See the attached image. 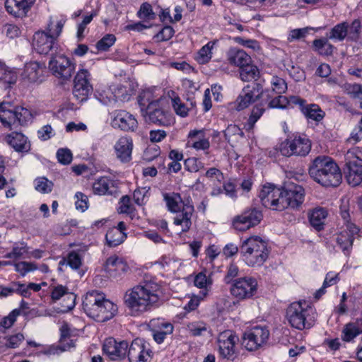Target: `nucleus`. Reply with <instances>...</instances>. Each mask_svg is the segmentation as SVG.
Wrapping results in <instances>:
<instances>
[{
	"label": "nucleus",
	"instance_id": "1",
	"mask_svg": "<svg viewBox=\"0 0 362 362\" xmlns=\"http://www.w3.org/2000/svg\"><path fill=\"white\" fill-rule=\"evenodd\" d=\"M305 195V189L301 185L288 182L281 188L272 185H264L259 197L264 207L283 211L287 208L298 209L304 202Z\"/></svg>",
	"mask_w": 362,
	"mask_h": 362
},
{
	"label": "nucleus",
	"instance_id": "2",
	"mask_svg": "<svg viewBox=\"0 0 362 362\" xmlns=\"http://www.w3.org/2000/svg\"><path fill=\"white\" fill-rule=\"evenodd\" d=\"M162 291L159 284L144 281L128 289L124 296L127 308L135 315L150 312L162 303Z\"/></svg>",
	"mask_w": 362,
	"mask_h": 362
},
{
	"label": "nucleus",
	"instance_id": "3",
	"mask_svg": "<svg viewBox=\"0 0 362 362\" xmlns=\"http://www.w3.org/2000/svg\"><path fill=\"white\" fill-rule=\"evenodd\" d=\"M308 173L315 182L326 187H336L342 180L340 168L333 158L327 156L315 158L310 164Z\"/></svg>",
	"mask_w": 362,
	"mask_h": 362
},
{
	"label": "nucleus",
	"instance_id": "4",
	"mask_svg": "<svg viewBox=\"0 0 362 362\" xmlns=\"http://www.w3.org/2000/svg\"><path fill=\"white\" fill-rule=\"evenodd\" d=\"M83 308L90 317L98 322L110 320L117 311L115 304L105 298L104 293L95 290L86 294Z\"/></svg>",
	"mask_w": 362,
	"mask_h": 362
},
{
	"label": "nucleus",
	"instance_id": "5",
	"mask_svg": "<svg viewBox=\"0 0 362 362\" xmlns=\"http://www.w3.org/2000/svg\"><path fill=\"white\" fill-rule=\"evenodd\" d=\"M240 253L246 265L259 267L268 259L269 250L266 241L259 236L252 235L242 240Z\"/></svg>",
	"mask_w": 362,
	"mask_h": 362
},
{
	"label": "nucleus",
	"instance_id": "6",
	"mask_svg": "<svg viewBox=\"0 0 362 362\" xmlns=\"http://www.w3.org/2000/svg\"><path fill=\"white\" fill-rule=\"evenodd\" d=\"M31 112L23 107H14L10 103L0 104V121L10 129H18L20 126L27 125L31 122Z\"/></svg>",
	"mask_w": 362,
	"mask_h": 362
},
{
	"label": "nucleus",
	"instance_id": "7",
	"mask_svg": "<svg viewBox=\"0 0 362 362\" xmlns=\"http://www.w3.org/2000/svg\"><path fill=\"white\" fill-rule=\"evenodd\" d=\"M138 103L141 112L146 111L151 122L160 125H166L168 123V112L161 107L160 100H151V93H141L138 97Z\"/></svg>",
	"mask_w": 362,
	"mask_h": 362
},
{
	"label": "nucleus",
	"instance_id": "8",
	"mask_svg": "<svg viewBox=\"0 0 362 362\" xmlns=\"http://www.w3.org/2000/svg\"><path fill=\"white\" fill-rule=\"evenodd\" d=\"M347 168L346 180L349 185L357 186L362 182V148L355 147L344 156Z\"/></svg>",
	"mask_w": 362,
	"mask_h": 362
},
{
	"label": "nucleus",
	"instance_id": "9",
	"mask_svg": "<svg viewBox=\"0 0 362 362\" xmlns=\"http://www.w3.org/2000/svg\"><path fill=\"white\" fill-rule=\"evenodd\" d=\"M48 67L55 77L66 81L75 72L76 64L64 54H55L51 57Z\"/></svg>",
	"mask_w": 362,
	"mask_h": 362
},
{
	"label": "nucleus",
	"instance_id": "10",
	"mask_svg": "<svg viewBox=\"0 0 362 362\" xmlns=\"http://www.w3.org/2000/svg\"><path fill=\"white\" fill-rule=\"evenodd\" d=\"M278 149L284 156H305L311 149V143L305 136H296L281 142Z\"/></svg>",
	"mask_w": 362,
	"mask_h": 362
},
{
	"label": "nucleus",
	"instance_id": "11",
	"mask_svg": "<svg viewBox=\"0 0 362 362\" xmlns=\"http://www.w3.org/2000/svg\"><path fill=\"white\" fill-rule=\"evenodd\" d=\"M264 95L269 97V93L263 90L260 83L248 84L242 89L233 104V108L238 111L243 110L257 100H262Z\"/></svg>",
	"mask_w": 362,
	"mask_h": 362
},
{
	"label": "nucleus",
	"instance_id": "12",
	"mask_svg": "<svg viewBox=\"0 0 362 362\" xmlns=\"http://www.w3.org/2000/svg\"><path fill=\"white\" fill-rule=\"evenodd\" d=\"M238 341L239 337L233 331L228 329L221 332L217 338L220 356L233 361L238 356L236 347Z\"/></svg>",
	"mask_w": 362,
	"mask_h": 362
},
{
	"label": "nucleus",
	"instance_id": "13",
	"mask_svg": "<svg viewBox=\"0 0 362 362\" xmlns=\"http://www.w3.org/2000/svg\"><path fill=\"white\" fill-rule=\"evenodd\" d=\"M269 337V331L266 327L255 326L244 333L242 344L250 351H256L267 343Z\"/></svg>",
	"mask_w": 362,
	"mask_h": 362
},
{
	"label": "nucleus",
	"instance_id": "14",
	"mask_svg": "<svg viewBox=\"0 0 362 362\" xmlns=\"http://www.w3.org/2000/svg\"><path fill=\"white\" fill-rule=\"evenodd\" d=\"M257 291V281L251 276H245L234 280L230 292L236 299L242 300L255 296Z\"/></svg>",
	"mask_w": 362,
	"mask_h": 362
},
{
	"label": "nucleus",
	"instance_id": "15",
	"mask_svg": "<svg viewBox=\"0 0 362 362\" xmlns=\"http://www.w3.org/2000/svg\"><path fill=\"white\" fill-rule=\"evenodd\" d=\"M90 74L87 69H80L74 78L73 94L80 102L87 100L93 92L90 83Z\"/></svg>",
	"mask_w": 362,
	"mask_h": 362
},
{
	"label": "nucleus",
	"instance_id": "16",
	"mask_svg": "<svg viewBox=\"0 0 362 362\" xmlns=\"http://www.w3.org/2000/svg\"><path fill=\"white\" fill-rule=\"evenodd\" d=\"M308 311L302 307L300 302H295L287 308L286 317L293 327L300 330L309 328L311 324L307 320Z\"/></svg>",
	"mask_w": 362,
	"mask_h": 362
},
{
	"label": "nucleus",
	"instance_id": "17",
	"mask_svg": "<svg viewBox=\"0 0 362 362\" xmlns=\"http://www.w3.org/2000/svg\"><path fill=\"white\" fill-rule=\"evenodd\" d=\"M33 46L37 53L44 55L51 52V55L53 56L57 49L56 39L45 31H38L34 34Z\"/></svg>",
	"mask_w": 362,
	"mask_h": 362
},
{
	"label": "nucleus",
	"instance_id": "18",
	"mask_svg": "<svg viewBox=\"0 0 362 362\" xmlns=\"http://www.w3.org/2000/svg\"><path fill=\"white\" fill-rule=\"evenodd\" d=\"M262 218V212L256 209L245 210L233 221V227L240 231H245L257 225Z\"/></svg>",
	"mask_w": 362,
	"mask_h": 362
},
{
	"label": "nucleus",
	"instance_id": "19",
	"mask_svg": "<svg viewBox=\"0 0 362 362\" xmlns=\"http://www.w3.org/2000/svg\"><path fill=\"white\" fill-rule=\"evenodd\" d=\"M262 218V212L256 209L245 210L233 221V227L240 231H245L257 225Z\"/></svg>",
	"mask_w": 362,
	"mask_h": 362
},
{
	"label": "nucleus",
	"instance_id": "20",
	"mask_svg": "<svg viewBox=\"0 0 362 362\" xmlns=\"http://www.w3.org/2000/svg\"><path fill=\"white\" fill-rule=\"evenodd\" d=\"M291 101L294 105L298 106L300 112L308 119H312L315 122H320L325 117V112L317 104L307 103L306 100L298 97L294 96Z\"/></svg>",
	"mask_w": 362,
	"mask_h": 362
},
{
	"label": "nucleus",
	"instance_id": "21",
	"mask_svg": "<svg viewBox=\"0 0 362 362\" xmlns=\"http://www.w3.org/2000/svg\"><path fill=\"white\" fill-rule=\"evenodd\" d=\"M129 344L127 341H117L112 337L105 340L103 350L111 360H118L127 356Z\"/></svg>",
	"mask_w": 362,
	"mask_h": 362
},
{
	"label": "nucleus",
	"instance_id": "22",
	"mask_svg": "<svg viewBox=\"0 0 362 362\" xmlns=\"http://www.w3.org/2000/svg\"><path fill=\"white\" fill-rule=\"evenodd\" d=\"M127 354L129 362H146L149 357V350L144 340L139 338L132 341Z\"/></svg>",
	"mask_w": 362,
	"mask_h": 362
},
{
	"label": "nucleus",
	"instance_id": "23",
	"mask_svg": "<svg viewBox=\"0 0 362 362\" xmlns=\"http://www.w3.org/2000/svg\"><path fill=\"white\" fill-rule=\"evenodd\" d=\"M359 229L351 223L346 224V228L341 231L337 237V243L346 255H349L352 248L354 235Z\"/></svg>",
	"mask_w": 362,
	"mask_h": 362
},
{
	"label": "nucleus",
	"instance_id": "24",
	"mask_svg": "<svg viewBox=\"0 0 362 362\" xmlns=\"http://www.w3.org/2000/svg\"><path fill=\"white\" fill-rule=\"evenodd\" d=\"M194 211L193 204L187 200V203H183L182 208L177 213L173 223L175 226L181 227V232L186 233L190 229Z\"/></svg>",
	"mask_w": 362,
	"mask_h": 362
},
{
	"label": "nucleus",
	"instance_id": "25",
	"mask_svg": "<svg viewBox=\"0 0 362 362\" xmlns=\"http://www.w3.org/2000/svg\"><path fill=\"white\" fill-rule=\"evenodd\" d=\"M187 146L194 148L197 151H206L210 147L209 138L206 136V130L192 129L187 135Z\"/></svg>",
	"mask_w": 362,
	"mask_h": 362
},
{
	"label": "nucleus",
	"instance_id": "26",
	"mask_svg": "<svg viewBox=\"0 0 362 362\" xmlns=\"http://www.w3.org/2000/svg\"><path fill=\"white\" fill-rule=\"evenodd\" d=\"M45 66L37 62L27 63L21 74L23 80L28 83H39L43 80Z\"/></svg>",
	"mask_w": 362,
	"mask_h": 362
},
{
	"label": "nucleus",
	"instance_id": "27",
	"mask_svg": "<svg viewBox=\"0 0 362 362\" xmlns=\"http://www.w3.org/2000/svg\"><path fill=\"white\" fill-rule=\"evenodd\" d=\"M51 298L53 301H57L62 297H65L66 303L63 305L65 310H70L75 306L76 295L70 292L69 288L63 285L57 284L51 285Z\"/></svg>",
	"mask_w": 362,
	"mask_h": 362
},
{
	"label": "nucleus",
	"instance_id": "28",
	"mask_svg": "<svg viewBox=\"0 0 362 362\" xmlns=\"http://www.w3.org/2000/svg\"><path fill=\"white\" fill-rule=\"evenodd\" d=\"M112 125L123 131L134 132L138 127V122L133 115L125 110H119L115 115Z\"/></svg>",
	"mask_w": 362,
	"mask_h": 362
},
{
	"label": "nucleus",
	"instance_id": "29",
	"mask_svg": "<svg viewBox=\"0 0 362 362\" xmlns=\"http://www.w3.org/2000/svg\"><path fill=\"white\" fill-rule=\"evenodd\" d=\"M35 0H6L5 8L7 12L15 17H23L26 15Z\"/></svg>",
	"mask_w": 362,
	"mask_h": 362
},
{
	"label": "nucleus",
	"instance_id": "30",
	"mask_svg": "<svg viewBox=\"0 0 362 362\" xmlns=\"http://www.w3.org/2000/svg\"><path fill=\"white\" fill-rule=\"evenodd\" d=\"M116 191V181L107 176H103L98 178L93 184V192L95 194H113Z\"/></svg>",
	"mask_w": 362,
	"mask_h": 362
},
{
	"label": "nucleus",
	"instance_id": "31",
	"mask_svg": "<svg viewBox=\"0 0 362 362\" xmlns=\"http://www.w3.org/2000/svg\"><path fill=\"white\" fill-rule=\"evenodd\" d=\"M104 269L110 277H117L126 272L128 266L122 258L112 255L107 259L104 264Z\"/></svg>",
	"mask_w": 362,
	"mask_h": 362
},
{
	"label": "nucleus",
	"instance_id": "32",
	"mask_svg": "<svg viewBox=\"0 0 362 362\" xmlns=\"http://www.w3.org/2000/svg\"><path fill=\"white\" fill-rule=\"evenodd\" d=\"M132 139L127 136L119 138L115 145L117 157L123 163H127L132 159Z\"/></svg>",
	"mask_w": 362,
	"mask_h": 362
},
{
	"label": "nucleus",
	"instance_id": "33",
	"mask_svg": "<svg viewBox=\"0 0 362 362\" xmlns=\"http://www.w3.org/2000/svg\"><path fill=\"white\" fill-rule=\"evenodd\" d=\"M227 60L231 65L241 69L248 63H251V57L244 50L230 48L227 52Z\"/></svg>",
	"mask_w": 362,
	"mask_h": 362
},
{
	"label": "nucleus",
	"instance_id": "34",
	"mask_svg": "<svg viewBox=\"0 0 362 362\" xmlns=\"http://www.w3.org/2000/svg\"><path fill=\"white\" fill-rule=\"evenodd\" d=\"M6 141L18 152H28L30 148L28 138L21 132H12L6 136Z\"/></svg>",
	"mask_w": 362,
	"mask_h": 362
},
{
	"label": "nucleus",
	"instance_id": "35",
	"mask_svg": "<svg viewBox=\"0 0 362 362\" xmlns=\"http://www.w3.org/2000/svg\"><path fill=\"white\" fill-rule=\"evenodd\" d=\"M327 215L328 213L325 209L316 207L308 213L309 222L315 230H322Z\"/></svg>",
	"mask_w": 362,
	"mask_h": 362
},
{
	"label": "nucleus",
	"instance_id": "36",
	"mask_svg": "<svg viewBox=\"0 0 362 362\" xmlns=\"http://www.w3.org/2000/svg\"><path fill=\"white\" fill-rule=\"evenodd\" d=\"M269 93V97L264 95L262 98V101L264 102L265 104H267V107L269 108H280L284 109L287 107V105H291L292 107L295 106L293 103L291 101V98L293 96H290L287 98L286 96H283L279 95L272 98L269 90H266Z\"/></svg>",
	"mask_w": 362,
	"mask_h": 362
},
{
	"label": "nucleus",
	"instance_id": "37",
	"mask_svg": "<svg viewBox=\"0 0 362 362\" xmlns=\"http://www.w3.org/2000/svg\"><path fill=\"white\" fill-rule=\"evenodd\" d=\"M348 35V22H342L334 25L326 36L334 42H341L347 39Z\"/></svg>",
	"mask_w": 362,
	"mask_h": 362
},
{
	"label": "nucleus",
	"instance_id": "38",
	"mask_svg": "<svg viewBox=\"0 0 362 362\" xmlns=\"http://www.w3.org/2000/svg\"><path fill=\"white\" fill-rule=\"evenodd\" d=\"M163 198L168 211L172 213L179 212L183 206V203H187V201L182 200L179 193H165L163 194Z\"/></svg>",
	"mask_w": 362,
	"mask_h": 362
},
{
	"label": "nucleus",
	"instance_id": "39",
	"mask_svg": "<svg viewBox=\"0 0 362 362\" xmlns=\"http://www.w3.org/2000/svg\"><path fill=\"white\" fill-rule=\"evenodd\" d=\"M13 293L19 294L25 298L29 297L25 284L16 281H12L7 286L2 287L0 291V295L5 297Z\"/></svg>",
	"mask_w": 362,
	"mask_h": 362
},
{
	"label": "nucleus",
	"instance_id": "40",
	"mask_svg": "<svg viewBox=\"0 0 362 362\" xmlns=\"http://www.w3.org/2000/svg\"><path fill=\"white\" fill-rule=\"evenodd\" d=\"M328 40L329 39L327 38V37L326 38L315 40L313 42L315 51L321 55H332L334 52V47L329 42Z\"/></svg>",
	"mask_w": 362,
	"mask_h": 362
},
{
	"label": "nucleus",
	"instance_id": "41",
	"mask_svg": "<svg viewBox=\"0 0 362 362\" xmlns=\"http://www.w3.org/2000/svg\"><path fill=\"white\" fill-rule=\"evenodd\" d=\"M126 237V234L121 230L111 228L107 232L105 240L110 247H116L122 243Z\"/></svg>",
	"mask_w": 362,
	"mask_h": 362
},
{
	"label": "nucleus",
	"instance_id": "42",
	"mask_svg": "<svg viewBox=\"0 0 362 362\" xmlns=\"http://www.w3.org/2000/svg\"><path fill=\"white\" fill-rule=\"evenodd\" d=\"M240 76L243 81H257L259 76V71L255 65L248 63V65L240 69Z\"/></svg>",
	"mask_w": 362,
	"mask_h": 362
},
{
	"label": "nucleus",
	"instance_id": "43",
	"mask_svg": "<svg viewBox=\"0 0 362 362\" xmlns=\"http://www.w3.org/2000/svg\"><path fill=\"white\" fill-rule=\"evenodd\" d=\"M28 253V247L25 243H15L11 252H7L4 257L18 260L24 258Z\"/></svg>",
	"mask_w": 362,
	"mask_h": 362
},
{
	"label": "nucleus",
	"instance_id": "44",
	"mask_svg": "<svg viewBox=\"0 0 362 362\" xmlns=\"http://www.w3.org/2000/svg\"><path fill=\"white\" fill-rule=\"evenodd\" d=\"M264 105V102L262 100L260 103L257 104L253 107L251 115H250L246 124L248 129H252L254 127L255 123L262 117L265 111Z\"/></svg>",
	"mask_w": 362,
	"mask_h": 362
},
{
	"label": "nucleus",
	"instance_id": "45",
	"mask_svg": "<svg viewBox=\"0 0 362 362\" xmlns=\"http://www.w3.org/2000/svg\"><path fill=\"white\" fill-rule=\"evenodd\" d=\"M361 332L356 323L349 322L344 325L341 338L344 341L349 342L356 338Z\"/></svg>",
	"mask_w": 362,
	"mask_h": 362
},
{
	"label": "nucleus",
	"instance_id": "46",
	"mask_svg": "<svg viewBox=\"0 0 362 362\" xmlns=\"http://www.w3.org/2000/svg\"><path fill=\"white\" fill-rule=\"evenodd\" d=\"M214 42H209L206 45L203 46L197 52L196 60L201 64H206L211 59Z\"/></svg>",
	"mask_w": 362,
	"mask_h": 362
},
{
	"label": "nucleus",
	"instance_id": "47",
	"mask_svg": "<svg viewBox=\"0 0 362 362\" xmlns=\"http://www.w3.org/2000/svg\"><path fill=\"white\" fill-rule=\"evenodd\" d=\"M17 80V74L15 71L8 69L5 64L0 62V81L11 85Z\"/></svg>",
	"mask_w": 362,
	"mask_h": 362
},
{
	"label": "nucleus",
	"instance_id": "48",
	"mask_svg": "<svg viewBox=\"0 0 362 362\" xmlns=\"http://www.w3.org/2000/svg\"><path fill=\"white\" fill-rule=\"evenodd\" d=\"M24 340V336L21 333L8 335L0 339V343L5 345L7 348L15 349L18 347Z\"/></svg>",
	"mask_w": 362,
	"mask_h": 362
},
{
	"label": "nucleus",
	"instance_id": "49",
	"mask_svg": "<svg viewBox=\"0 0 362 362\" xmlns=\"http://www.w3.org/2000/svg\"><path fill=\"white\" fill-rule=\"evenodd\" d=\"M115 100L126 102L130 100L132 93L131 89L124 85L119 84L112 91Z\"/></svg>",
	"mask_w": 362,
	"mask_h": 362
},
{
	"label": "nucleus",
	"instance_id": "50",
	"mask_svg": "<svg viewBox=\"0 0 362 362\" xmlns=\"http://www.w3.org/2000/svg\"><path fill=\"white\" fill-rule=\"evenodd\" d=\"M160 328H163V331L160 329H152L154 340L160 344L163 341L168 334H170L173 331V326L171 323H161Z\"/></svg>",
	"mask_w": 362,
	"mask_h": 362
},
{
	"label": "nucleus",
	"instance_id": "51",
	"mask_svg": "<svg viewBox=\"0 0 362 362\" xmlns=\"http://www.w3.org/2000/svg\"><path fill=\"white\" fill-rule=\"evenodd\" d=\"M187 329L191 335L199 337L208 332L209 327L203 322H193L187 325Z\"/></svg>",
	"mask_w": 362,
	"mask_h": 362
},
{
	"label": "nucleus",
	"instance_id": "52",
	"mask_svg": "<svg viewBox=\"0 0 362 362\" xmlns=\"http://www.w3.org/2000/svg\"><path fill=\"white\" fill-rule=\"evenodd\" d=\"M15 271L25 276L28 272H33L37 269V265L33 262L21 261L13 264Z\"/></svg>",
	"mask_w": 362,
	"mask_h": 362
},
{
	"label": "nucleus",
	"instance_id": "53",
	"mask_svg": "<svg viewBox=\"0 0 362 362\" xmlns=\"http://www.w3.org/2000/svg\"><path fill=\"white\" fill-rule=\"evenodd\" d=\"M361 29V21L358 19L353 21L351 23H348V35L347 40L356 41L359 37Z\"/></svg>",
	"mask_w": 362,
	"mask_h": 362
},
{
	"label": "nucleus",
	"instance_id": "54",
	"mask_svg": "<svg viewBox=\"0 0 362 362\" xmlns=\"http://www.w3.org/2000/svg\"><path fill=\"white\" fill-rule=\"evenodd\" d=\"M116 41V37L112 34H107L100 39L96 44V48L98 51L105 52L112 47Z\"/></svg>",
	"mask_w": 362,
	"mask_h": 362
},
{
	"label": "nucleus",
	"instance_id": "55",
	"mask_svg": "<svg viewBox=\"0 0 362 362\" xmlns=\"http://www.w3.org/2000/svg\"><path fill=\"white\" fill-rule=\"evenodd\" d=\"M19 315H21V309L13 310L7 316L1 319L0 326L4 329L11 327Z\"/></svg>",
	"mask_w": 362,
	"mask_h": 362
},
{
	"label": "nucleus",
	"instance_id": "56",
	"mask_svg": "<svg viewBox=\"0 0 362 362\" xmlns=\"http://www.w3.org/2000/svg\"><path fill=\"white\" fill-rule=\"evenodd\" d=\"M194 284L198 288H204L202 292V296L204 297L207 294V288L211 284V281L206 274L200 272L195 276Z\"/></svg>",
	"mask_w": 362,
	"mask_h": 362
},
{
	"label": "nucleus",
	"instance_id": "57",
	"mask_svg": "<svg viewBox=\"0 0 362 362\" xmlns=\"http://www.w3.org/2000/svg\"><path fill=\"white\" fill-rule=\"evenodd\" d=\"M224 136L228 142L231 140L237 139L238 137H243V132L235 124H230L223 132Z\"/></svg>",
	"mask_w": 362,
	"mask_h": 362
},
{
	"label": "nucleus",
	"instance_id": "58",
	"mask_svg": "<svg viewBox=\"0 0 362 362\" xmlns=\"http://www.w3.org/2000/svg\"><path fill=\"white\" fill-rule=\"evenodd\" d=\"M150 187H139L134 190L133 198L134 202L139 206H142L146 203V199L148 197Z\"/></svg>",
	"mask_w": 362,
	"mask_h": 362
},
{
	"label": "nucleus",
	"instance_id": "59",
	"mask_svg": "<svg viewBox=\"0 0 362 362\" xmlns=\"http://www.w3.org/2000/svg\"><path fill=\"white\" fill-rule=\"evenodd\" d=\"M137 16L141 19L153 20L155 18V13L152 6L148 3H143L137 12Z\"/></svg>",
	"mask_w": 362,
	"mask_h": 362
},
{
	"label": "nucleus",
	"instance_id": "60",
	"mask_svg": "<svg viewBox=\"0 0 362 362\" xmlns=\"http://www.w3.org/2000/svg\"><path fill=\"white\" fill-rule=\"evenodd\" d=\"M271 84L272 86V91L276 94H282L287 90V84L285 80L280 77L273 76Z\"/></svg>",
	"mask_w": 362,
	"mask_h": 362
},
{
	"label": "nucleus",
	"instance_id": "61",
	"mask_svg": "<svg viewBox=\"0 0 362 362\" xmlns=\"http://www.w3.org/2000/svg\"><path fill=\"white\" fill-rule=\"evenodd\" d=\"M35 189L42 193H49L52 191V184L45 177H40L35 180Z\"/></svg>",
	"mask_w": 362,
	"mask_h": 362
},
{
	"label": "nucleus",
	"instance_id": "62",
	"mask_svg": "<svg viewBox=\"0 0 362 362\" xmlns=\"http://www.w3.org/2000/svg\"><path fill=\"white\" fill-rule=\"evenodd\" d=\"M185 168L189 172L196 173L203 168L204 165L197 158L192 157L185 160Z\"/></svg>",
	"mask_w": 362,
	"mask_h": 362
},
{
	"label": "nucleus",
	"instance_id": "63",
	"mask_svg": "<svg viewBox=\"0 0 362 362\" xmlns=\"http://www.w3.org/2000/svg\"><path fill=\"white\" fill-rule=\"evenodd\" d=\"M172 105L175 112L181 117H185L187 115L189 109L182 103L179 97H176L172 100Z\"/></svg>",
	"mask_w": 362,
	"mask_h": 362
},
{
	"label": "nucleus",
	"instance_id": "64",
	"mask_svg": "<svg viewBox=\"0 0 362 362\" xmlns=\"http://www.w3.org/2000/svg\"><path fill=\"white\" fill-rule=\"evenodd\" d=\"M58 161L64 165L69 164L72 160L71 151L68 148H59L57 152Z\"/></svg>",
	"mask_w": 362,
	"mask_h": 362
}]
</instances>
